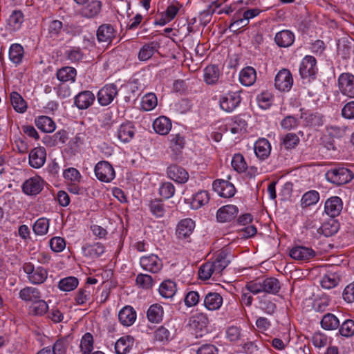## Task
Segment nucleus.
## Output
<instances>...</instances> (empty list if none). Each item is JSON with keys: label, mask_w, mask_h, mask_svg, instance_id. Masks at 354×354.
<instances>
[{"label": "nucleus", "mask_w": 354, "mask_h": 354, "mask_svg": "<svg viewBox=\"0 0 354 354\" xmlns=\"http://www.w3.org/2000/svg\"><path fill=\"white\" fill-rule=\"evenodd\" d=\"M245 288L254 295L261 292L276 295L281 289V283L275 277L257 278L247 282Z\"/></svg>", "instance_id": "f257e3e1"}, {"label": "nucleus", "mask_w": 354, "mask_h": 354, "mask_svg": "<svg viewBox=\"0 0 354 354\" xmlns=\"http://www.w3.org/2000/svg\"><path fill=\"white\" fill-rule=\"evenodd\" d=\"M23 270L27 274L28 281L35 285L44 283L48 278L47 269L42 266L35 267L30 262L25 263L23 265Z\"/></svg>", "instance_id": "f03ea898"}, {"label": "nucleus", "mask_w": 354, "mask_h": 354, "mask_svg": "<svg viewBox=\"0 0 354 354\" xmlns=\"http://www.w3.org/2000/svg\"><path fill=\"white\" fill-rule=\"evenodd\" d=\"M354 175L345 167H335L329 169L326 174V178L336 185H342L351 181Z\"/></svg>", "instance_id": "7ed1b4c3"}, {"label": "nucleus", "mask_w": 354, "mask_h": 354, "mask_svg": "<svg viewBox=\"0 0 354 354\" xmlns=\"http://www.w3.org/2000/svg\"><path fill=\"white\" fill-rule=\"evenodd\" d=\"M341 93L348 97L354 98V75L350 73H342L337 80Z\"/></svg>", "instance_id": "20e7f679"}, {"label": "nucleus", "mask_w": 354, "mask_h": 354, "mask_svg": "<svg viewBox=\"0 0 354 354\" xmlns=\"http://www.w3.org/2000/svg\"><path fill=\"white\" fill-rule=\"evenodd\" d=\"M95 174L97 178L104 183L111 182L115 176L112 165L107 161H100L95 167Z\"/></svg>", "instance_id": "39448f33"}, {"label": "nucleus", "mask_w": 354, "mask_h": 354, "mask_svg": "<svg viewBox=\"0 0 354 354\" xmlns=\"http://www.w3.org/2000/svg\"><path fill=\"white\" fill-rule=\"evenodd\" d=\"M241 97L239 92H229L220 97L221 108L228 113L233 111L240 104Z\"/></svg>", "instance_id": "423d86ee"}, {"label": "nucleus", "mask_w": 354, "mask_h": 354, "mask_svg": "<svg viewBox=\"0 0 354 354\" xmlns=\"http://www.w3.org/2000/svg\"><path fill=\"white\" fill-rule=\"evenodd\" d=\"M293 79L289 70L283 68L277 74L274 79V86L280 91H288L292 88Z\"/></svg>", "instance_id": "0eeeda50"}, {"label": "nucleus", "mask_w": 354, "mask_h": 354, "mask_svg": "<svg viewBox=\"0 0 354 354\" xmlns=\"http://www.w3.org/2000/svg\"><path fill=\"white\" fill-rule=\"evenodd\" d=\"M316 59L310 55L306 56L301 61L299 66V74L303 79L308 77L315 78L317 71Z\"/></svg>", "instance_id": "6e6552de"}, {"label": "nucleus", "mask_w": 354, "mask_h": 354, "mask_svg": "<svg viewBox=\"0 0 354 354\" xmlns=\"http://www.w3.org/2000/svg\"><path fill=\"white\" fill-rule=\"evenodd\" d=\"M118 95L117 86L113 84H106L97 93L98 102L102 106H107Z\"/></svg>", "instance_id": "1a4fd4ad"}, {"label": "nucleus", "mask_w": 354, "mask_h": 354, "mask_svg": "<svg viewBox=\"0 0 354 354\" xmlns=\"http://www.w3.org/2000/svg\"><path fill=\"white\" fill-rule=\"evenodd\" d=\"M140 264L141 267L150 272L158 273L162 268V260L156 254H150L140 258Z\"/></svg>", "instance_id": "9d476101"}, {"label": "nucleus", "mask_w": 354, "mask_h": 354, "mask_svg": "<svg viewBox=\"0 0 354 354\" xmlns=\"http://www.w3.org/2000/svg\"><path fill=\"white\" fill-rule=\"evenodd\" d=\"M212 187L218 194L223 198H231L234 196L236 189L234 185L223 179H217L213 182Z\"/></svg>", "instance_id": "9b49d317"}, {"label": "nucleus", "mask_w": 354, "mask_h": 354, "mask_svg": "<svg viewBox=\"0 0 354 354\" xmlns=\"http://www.w3.org/2000/svg\"><path fill=\"white\" fill-rule=\"evenodd\" d=\"M95 99L92 91H83L75 96L74 105L80 110H85L93 104Z\"/></svg>", "instance_id": "f8f14e48"}, {"label": "nucleus", "mask_w": 354, "mask_h": 354, "mask_svg": "<svg viewBox=\"0 0 354 354\" xmlns=\"http://www.w3.org/2000/svg\"><path fill=\"white\" fill-rule=\"evenodd\" d=\"M29 165L30 167L39 169L41 167L46 159V151L44 147H38L32 149L29 153Z\"/></svg>", "instance_id": "ddd939ff"}, {"label": "nucleus", "mask_w": 354, "mask_h": 354, "mask_svg": "<svg viewBox=\"0 0 354 354\" xmlns=\"http://www.w3.org/2000/svg\"><path fill=\"white\" fill-rule=\"evenodd\" d=\"M239 213V209L234 205H226L220 207L216 212V219L220 223L230 222Z\"/></svg>", "instance_id": "4468645a"}, {"label": "nucleus", "mask_w": 354, "mask_h": 354, "mask_svg": "<svg viewBox=\"0 0 354 354\" xmlns=\"http://www.w3.org/2000/svg\"><path fill=\"white\" fill-rule=\"evenodd\" d=\"M44 181L39 176L26 180L22 185V190L27 195H37L43 189Z\"/></svg>", "instance_id": "2eb2a0df"}, {"label": "nucleus", "mask_w": 354, "mask_h": 354, "mask_svg": "<svg viewBox=\"0 0 354 354\" xmlns=\"http://www.w3.org/2000/svg\"><path fill=\"white\" fill-rule=\"evenodd\" d=\"M115 36L116 30L109 24H102L97 30V39L99 42L110 44L115 38Z\"/></svg>", "instance_id": "dca6fc26"}, {"label": "nucleus", "mask_w": 354, "mask_h": 354, "mask_svg": "<svg viewBox=\"0 0 354 354\" xmlns=\"http://www.w3.org/2000/svg\"><path fill=\"white\" fill-rule=\"evenodd\" d=\"M290 256L297 261H309L315 256V252L310 248L295 246L290 251Z\"/></svg>", "instance_id": "f3484780"}, {"label": "nucleus", "mask_w": 354, "mask_h": 354, "mask_svg": "<svg viewBox=\"0 0 354 354\" xmlns=\"http://www.w3.org/2000/svg\"><path fill=\"white\" fill-rule=\"evenodd\" d=\"M167 172L169 178L179 183H185L189 178L187 171L177 165H170Z\"/></svg>", "instance_id": "a211bd4d"}, {"label": "nucleus", "mask_w": 354, "mask_h": 354, "mask_svg": "<svg viewBox=\"0 0 354 354\" xmlns=\"http://www.w3.org/2000/svg\"><path fill=\"white\" fill-rule=\"evenodd\" d=\"M169 149L173 152V157L177 159L178 156L182 153L183 149L185 147V138L180 133L171 134L169 136Z\"/></svg>", "instance_id": "6ab92c4d"}, {"label": "nucleus", "mask_w": 354, "mask_h": 354, "mask_svg": "<svg viewBox=\"0 0 354 354\" xmlns=\"http://www.w3.org/2000/svg\"><path fill=\"white\" fill-rule=\"evenodd\" d=\"M195 227V223L191 218H185L181 220L176 228V235L178 239H183L188 238L193 232Z\"/></svg>", "instance_id": "aec40b11"}, {"label": "nucleus", "mask_w": 354, "mask_h": 354, "mask_svg": "<svg viewBox=\"0 0 354 354\" xmlns=\"http://www.w3.org/2000/svg\"><path fill=\"white\" fill-rule=\"evenodd\" d=\"M342 209V201L338 196L328 198L324 205L325 212L330 217L338 216Z\"/></svg>", "instance_id": "412c9836"}, {"label": "nucleus", "mask_w": 354, "mask_h": 354, "mask_svg": "<svg viewBox=\"0 0 354 354\" xmlns=\"http://www.w3.org/2000/svg\"><path fill=\"white\" fill-rule=\"evenodd\" d=\"M209 319L206 314L203 313H198L192 315L189 320L190 328L197 333L203 331L208 325Z\"/></svg>", "instance_id": "4be33fe9"}, {"label": "nucleus", "mask_w": 354, "mask_h": 354, "mask_svg": "<svg viewBox=\"0 0 354 354\" xmlns=\"http://www.w3.org/2000/svg\"><path fill=\"white\" fill-rule=\"evenodd\" d=\"M223 304V297L217 292H209L203 299V306L209 310H218Z\"/></svg>", "instance_id": "5701e85b"}, {"label": "nucleus", "mask_w": 354, "mask_h": 354, "mask_svg": "<svg viewBox=\"0 0 354 354\" xmlns=\"http://www.w3.org/2000/svg\"><path fill=\"white\" fill-rule=\"evenodd\" d=\"M19 297L25 302L33 303L41 298V292L37 288L26 286L19 291Z\"/></svg>", "instance_id": "b1692460"}, {"label": "nucleus", "mask_w": 354, "mask_h": 354, "mask_svg": "<svg viewBox=\"0 0 354 354\" xmlns=\"http://www.w3.org/2000/svg\"><path fill=\"white\" fill-rule=\"evenodd\" d=\"M134 133L133 125L131 122H126L119 127L117 137L122 142L127 143L133 139Z\"/></svg>", "instance_id": "393cba45"}, {"label": "nucleus", "mask_w": 354, "mask_h": 354, "mask_svg": "<svg viewBox=\"0 0 354 354\" xmlns=\"http://www.w3.org/2000/svg\"><path fill=\"white\" fill-rule=\"evenodd\" d=\"M67 140V132L64 130H61L52 136L46 135L43 138L42 142L46 146L52 147L56 146L59 142L64 144Z\"/></svg>", "instance_id": "a878e982"}, {"label": "nucleus", "mask_w": 354, "mask_h": 354, "mask_svg": "<svg viewBox=\"0 0 354 354\" xmlns=\"http://www.w3.org/2000/svg\"><path fill=\"white\" fill-rule=\"evenodd\" d=\"M256 156L261 160L266 159L270 154L271 146L268 140L259 139L254 147Z\"/></svg>", "instance_id": "bb28decb"}, {"label": "nucleus", "mask_w": 354, "mask_h": 354, "mask_svg": "<svg viewBox=\"0 0 354 354\" xmlns=\"http://www.w3.org/2000/svg\"><path fill=\"white\" fill-rule=\"evenodd\" d=\"M118 319L122 325L131 326L136 321V313L131 306H127L120 310Z\"/></svg>", "instance_id": "cd10ccee"}, {"label": "nucleus", "mask_w": 354, "mask_h": 354, "mask_svg": "<svg viewBox=\"0 0 354 354\" xmlns=\"http://www.w3.org/2000/svg\"><path fill=\"white\" fill-rule=\"evenodd\" d=\"M295 40L294 34L288 30H283L277 32L274 37V41L279 47L287 48L290 46Z\"/></svg>", "instance_id": "c85d7f7f"}, {"label": "nucleus", "mask_w": 354, "mask_h": 354, "mask_svg": "<svg viewBox=\"0 0 354 354\" xmlns=\"http://www.w3.org/2000/svg\"><path fill=\"white\" fill-rule=\"evenodd\" d=\"M102 8V3L98 0L88 1L81 10V15L86 18H92L97 16Z\"/></svg>", "instance_id": "c756f323"}, {"label": "nucleus", "mask_w": 354, "mask_h": 354, "mask_svg": "<svg viewBox=\"0 0 354 354\" xmlns=\"http://www.w3.org/2000/svg\"><path fill=\"white\" fill-rule=\"evenodd\" d=\"M214 275H219L221 272L228 266L230 260L227 259V253L225 251H221L215 257L214 261H211Z\"/></svg>", "instance_id": "7c9ffc66"}, {"label": "nucleus", "mask_w": 354, "mask_h": 354, "mask_svg": "<svg viewBox=\"0 0 354 354\" xmlns=\"http://www.w3.org/2000/svg\"><path fill=\"white\" fill-rule=\"evenodd\" d=\"M153 127L156 133L167 135L171 129V122L168 118L161 116L154 120Z\"/></svg>", "instance_id": "2f4dec72"}, {"label": "nucleus", "mask_w": 354, "mask_h": 354, "mask_svg": "<svg viewBox=\"0 0 354 354\" xmlns=\"http://www.w3.org/2000/svg\"><path fill=\"white\" fill-rule=\"evenodd\" d=\"M82 251L84 256L91 259H96L104 252V246L100 243L93 245L86 244L82 247Z\"/></svg>", "instance_id": "473e14b6"}, {"label": "nucleus", "mask_w": 354, "mask_h": 354, "mask_svg": "<svg viewBox=\"0 0 354 354\" xmlns=\"http://www.w3.org/2000/svg\"><path fill=\"white\" fill-rule=\"evenodd\" d=\"M164 315L162 306L159 304H154L149 308L147 316L150 322L160 323L162 322Z\"/></svg>", "instance_id": "72a5a7b5"}, {"label": "nucleus", "mask_w": 354, "mask_h": 354, "mask_svg": "<svg viewBox=\"0 0 354 354\" xmlns=\"http://www.w3.org/2000/svg\"><path fill=\"white\" fill-rule=\"evenodd\" d=\"M133 344V338L131 336L120 337L115 344V350L117 354L127 353Z\"/></svg>", "instance_id": "f704fd0d"}, {"label": "nucleus", "mask_w": 354, "mask_h": 354, "mask_svg": "<svg viewBox=\"0 0 354 354\" xmlns=\"http://www.w3.org/2000/svg\"><path fill=\"white\" fill-rule=\"evenodd\" d=\"M35 125L44 132L51 133L55 129L56 125L54 121L48 116L41 115L36 118Z\"/></svg>", "instance_id": "c9c22d12"}, {"label": "nucleus", "mask_w": 354, "mask_h": 354, "mask_svg": "<svg viewBox=\"0 0 354 354\" xmlns=\"http://www.w3.org/2000/svg\"><path fill=\"white\" fill-rule=\"evenodd\" d=\"M256 78V71L251 66L244 68L240 73L239 80L244 86H249L252 85L255 82Z\"/></svg>", "instance_id": "e433bc0d"}, {"label": "nucleus", "mask_w": 354, "mask_h": 354, "mask_svg": "<svg viewBox=\"0 0 354 354\" xmlns=\"http://www.w3.org/2000/svg\"><path fill=\"white\" fill-rule=\"evenodd\" d=\"M340 276L334 272H328L321 279L320 284L325 289H330L339 283Z\"/></svg>", "instance_id": "4c0bfd02"}, {"label": "nucleus", "mask_w": 354, "mask_h": 354, "mask_svg": "<svg viewBox=\"0 0 354 354\" xmlns=\"http://www.w3.org/2000/svg\"><path fill=\"white\" fill-rule=\"evenodd\" d=\"M301 118L309 127H318L323 124V116L318 113H304L301 114Z\"/></svg>", "instance_id": "58836bf2"}, {"label": "nucleus", "mask_w": 354, "mask_h": 354, "mask_svg": "<svg viewBox=\"0 0 354 354\" xmlns=\"http://www.w3.org/2000/svg\"><path fill=\"white\" fill-rule=\"evenodd\" d=\"M321 326L324 330H335L339 326V320L332 313L324 315L321 320Z\"/></svg>", "instance_id": "ea45409f"}, {"label": "nucleus", "mask_w": 354, "mask_h": 354, "mask_svg": "<svg viewBox=\"0 0 354 354\" xmlns=\"http://www.w3.org/2000/svg\"><path fill=\"white\" fill-rule=\"evenodd\" d=\"M158 291L162 297L171 298L176 292V285L171 280H165L160 285Z\"/></svg>", "instance_id": "a19ab883"}, {"label": "nucleus", "mask_w": 354, "mask_h": 354, "mask_svg": "<svg viewBox=\"0 0 354 354\" xmlns=\"http://www.w3.org/2000/svg\"><path fill=\"white\" fill-rule=\"evenodd\" d=\"M219 70L218 66L215 65L207 66L204 69V81L207 84H216L219 78Z\"/></svg>", "instance_id": "79ce46f5"}, {"label": "nucleus", "mask_w": 354, "mask_h": 354, "mask_svg": "<svg viewBox=\"0 0 354 354\" xmlns=\"http://www.w3.org/2000/svg\"><path fill=\"white\" fill-rule=\"evenodd\" d=\"M13 109L18 113H24L27 109V103L17 92L13 91L10 95Z\"/></svg>", "instance_id": "37998d69"}, {"label": "nucleus", "mask_w": 354, "mask_h": 354, "mask_svg": "<svg viewBox=\"0 0 354 354\" xmlns=\"http://www.w3.org/2000/svg\"><path fill=\"white\" fill-rule=\"evenodd\" d=\"M77 75L75 68L70 66H66L60 68L57 72V77L62 82L71 81L74 82Z\"/></svg>", "instance_id": "c03bdc74"}, {"label": "nucleus", "mask_w": 354, "mask_h": 354, "mask_svg": "<svg viewBox=\"0 0 354 354\" xmlns=\"http://www.w3.org/2000/svg\"><path fill=\"white\" fill-rule=\"evenodd\" d=\"M48 310V305L41 298L36 300L29 307V312L31 315L36 316H41L44 315Z\"/></svg>", "instance_id": "a18cd8bd"}, {"label": "nucleus", "mask_w": 354, "mask_h": 354, "mask_svg": "<svg viewBox=\"0 0 354 354\" xmlns=\"http://www.w3.org/2000/svg\"><path fill=\"white\" fill-rule=\"evenodd\" d=\"M209 201V193L207 191H200L193 196L191 205L193 209H197L207 204Z\"/></svg>", "instance_id": "49530a36"}, {"label": "nucleus", "mask_w": 354, "mask_h": 354, "mask_svg": "<svg viewBox=\"0 0 354 354\" xmlns=\"http://www.w3.org/2000/svg\"><path fill=\"white\" fill-rule=\"evenodd\" d=\"M339 230V224L335 220L326 222L318 229V232L329 237L336 234Z\"/></svg>", "instance_id": "de8ad7c7"}, {"label": "nucleus", "mask_w": 354, "mask_h": 354, "mask_svg": "<svg viewBox=\"0 0 354 354\" xmlns=\"http://www.w3.org/2000/svg\"><path fill=\"white\" fill-rule=\"evenodd\" d=\"M79 284L77 278L68 277L61 279L58 283V288L64 292H69L75 290Z\"/></svg>", "instance_id": "09e8293b"}, {"label": "nucleus", "mask_w": 354, "mask_h": 354, "mask_svg": "<svg viewBox=\"0 0 354 354\" xmlns=\"http://www.w3.org/2000/svg\"><path fill=\"white\" fill-rule=\"evenodd\" d=\"M156 50V44L154 42L145 44L139 51L138 59L141 61H147L153 56Z\"/></svg>", "instance_id": "8fccbe9b"}, {"label": "nucleus", "mask_w": 354, "mask_h": 354, "mask_svg": "<svg viewBox=\"0 0 354 354\" xmlns=\"http://www.w3.org/2000/svg\"><path fill=\"white\" fill-rule=\"evenodd\" d=\"M24 57V48L18 44H12L9 50V57L15 64H19Z\"/></svg>", "instance_id": "3c124183"}, {"label": "nucleus", "mask_w": 354, "mask_h": 354, "mask_svg": "<svg viewBox=\"0 0 354 354\" xmlns=\"http://www.w3.org/2000/svg\"><path fill=\"white\" fill-rule=\"evenodd\" d=\"M319 199V194L315 190L308 191L305 193L301 200L302 207H307L308 206L316 204Z\"/></svg>", "instance_id": "603ef678"}, {"label": "nucleus", "mask_w": 354, "mask_h": 354, "mask_svg": "<svg viewBox=\"0 0 354 354\" xmlns=\"http://www.w3.org/2000/svg\"><path fill=\"white\" fill-rule=\"evenodd\" d=\"M80 348L82 354H90L93 348V337L90 333L84 334L81 339Z\"/></svg>", "instance_id": "864d4df0"}, {"label": "nucleus", "mask_w": 354, "mask_h": 354, "mask_svg": "<svg viewBox=\"0 0 354 354\" xmlns=\"http://www.w3.org/2000/svg\"><path fill=\"white\" fill-rule=\"evenodd\" d=\"M49 221L46 218H40L35 223L32 230L37 235H44L48 232Z\"/></svg>", "instance_id": "5fc2aeb1"}, {"label": "nucleus", "mask_w": 354, "mask_h": 354, "mask_svg": "<svg viewBox=\"0 0 354 354\" xmlns=\"http://www.w3.org/2000/svg\"><path fill=\"white\" fill-rule=\"evenodd\" d=\"M151 212L156 217H162L165 213V205L161 199L151 201L149 205Z\"/></svg>", "instance_id": "6e6d98bb"}, {"label": "nucleus", "mask_w": 354, "mask_h": 354, "mask_svg": "<svg viewBox=\"0 0 354 354\" xmlns=\"http://www.w3.org/2000/svg\"><path fill=\"white\" fill-rule=\"evenodd\" d=\"M232 166L239 173L244 172L247 169L245 158L241 153H236L232 160Z\"/></svg>", "instance_id": "4d7b16f0"}, {"label": "nucleus", "mask_w": 354, "mask_h": 354, "mask_svg": "<svg viewBox=\"0 0 354 354\" xmlns=\"http://www.w3.org/2000/svg\"><path fill=\"white\" fill-rule=\"evenodd\" d=\"M141 104L144 110H152L157 106V97L154 93H147L142 97Z\"/></svg>", "instance_id": "13d9d810"}, {"label": "nucleus", "mask_w": 354, "mask_h": 354, "mask_svg": "<svg viewBox=\"0 0 354 354\" xmlns=\"http://www.w3.org/2000/svg\"><path fill=\"white\" fill-rule=\"evenodd\" d=\"M247 122L239 118H236L233 122L230 125V131L233 134H241L246 131Z\"/></svg>", "instance_id": "bf43d9fd"}, {"label": "nucleus", "mask_w": 354, "mask_h": 354, "mask_svg": "<svg viewBox=\"0 0 354 354\" xmlns=\"http://www.w3.org/2000/svg\"><path fill=\"white\" fill-rule=\"evenodd\" d=\"M339 332L344 337H351L354 335V321L353 319H346L340 325Z\"/></svg>", "instance_id": "052dcab7"}, {"label": "nucleus", "mask_w": 354, "mask_h": 354, "mask_svg": "<svg viewBox=\"0 0 354 354\" xmlns=\"http://www.w3.org/2000/svg\"><path fill=\"white\" fill-rule=\"evenodd\" d=\"M154 338L160 342H169L171 339V332L165 326H161L154 331Z\"/></svg>", "instance_id": "680f3d73"}, {"label": "nucleus", "mask_w": 354, "mask_h": 354, "mask_svg": "<svg viewBox=\"0 0 354 354\" xmlns=\"http://www.w3.org/2000/svg\"><path fill=\"white\" fill-rule=\"evenodd\" d=\"M24 20V15L20 10H15L8 19V25L13 29L19 28Z\"/></svg>", "instance_id": "e2e57ef3"}, {"label": "nucleus", "mask_w": 354, "mask_h": 354, "mask_svg": "<svg viewBox=\"0 0 354 354\" xmlns=\"http://www.w3.org/2000/svg\"><path fill=\"white\" fill-rule=\"evenodd\" d=\"M175 187L170 182H165L159 187V194L165 199L171 198L175 194Z\"/></svg>", "instance_id": "0e129e2a"}, {"label": "nucleus", "mask_w": 354, "mask_h": 354, "mask_svg": "<svg viewBox=\"0 0 354 354\" xmlns=\"http://www.w3.org/2000/svg\"><path fill=\"white\" fill-rule=\"evenodd\" d=\"M63 24L59 20H53L48 25V35L50 38L57 37L62 30Z\"/></svg>", "instance_id": "69168bd1"}, {"label": "nucleus", "mask_w": 354, "mask_h": 354, "mask_svg": "<svg viewBox=\"0 0 354 354\" xmlns=\"http://www.w3.org/2000/svg\"><path fill=\"white\" fill-rule=\"evenodd\" d=\"M212 274H214V270L211 261H207L200 267L198 277L201 279L207 280Z\"/></svg>", "instance_id": "338daca9"}, {"label": "nucleus", "mask_w": 354, "mask_h": 354, "mask_svg": "<svg viewBox=\"0 0 354 354\" xmlns=\"http://www.w3.org/2000/svg\"><path fill=\"white\" fill-rule=\"evenodd\" d=\"M299 138L294 133H287L283 139V145L287 149L295 148L299 143Z\"/></svg>", "instance_id": "774afa93"}]
</instances>
